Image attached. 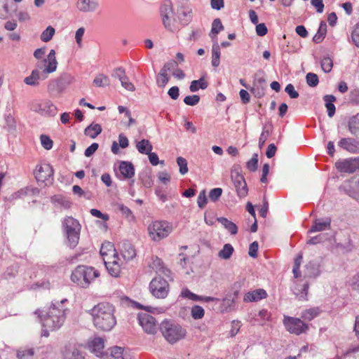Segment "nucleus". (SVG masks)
Returning <instances> with one entry per match:
<instances>
[{
	"mask_svg": "<svg viewBox=\"0 0 359 359\" xmlns=\"http://www.w3.org/2000/svg\"><path fill=\"white\" fill-rule=\"evenodd\" d=\"M100 253L110 275L114 277L119 276L123 262L118 256L114 244L109 241L104 242Z\"/></svg>",
	"mask_w": 359,
	"mask_h": 359,
	"instance_id": "20e7f679",
	"label": "nucleus"
},
{
	"mask_svg": "<svg viewBox=\"0 0 359 359\" xmlns=\"http://www.w3.org/2000/svg\"><path fill=\"white\" fill-rule=\"evenodd\" d=\"M199 101L200 97L198 95H188L184 98V102L189 106H195Z\"/></svg>",
	"mask_w": 359,
	"mask_h": 359,
	"instance_id": "bf43d9fd",
	"label": "nucleus"
},
{
	"mask_svg": "<svg viewBox=\"0 0 359 359\" xmlns=\"http://www.w3.org/2000/svg\"><path fill=\"white\" fill-rule=\"evenodd\" d=\"M285 91L289 95L290 98L294 99L299 97L298 92L295 90L294 86L291 83L286 86Z\"/></svg>",
	"mask_w": 359,
	"mask_h": 359,
	"instance_id": "338daca9",
	"label": "nucleus"
},
{
	"mask_svg": "<svg viewBox=\"0 0 359 359\" xmlns=\"http://www.w3.org/2000/svg\"><path fill=\"white\" fill-rule=\"evenodd\" d=\"M76 6L81 12L93 13L99 7V3L98 0H78Z\"/></svg>",
	"mask_w": 359,
	"mask_h": 359,
	"instance_id": "5701e85b",
	"label": "nucleus"
},
{
	"mask_svg": "<svg viewBox=\"0 0 359 359\" xmlns=\"http://www.w3.org/2000/svg\"><path fill=\"white\" fill-rule=\"evenodd\" d=\"M332 219L330 217L325 218L316 219L313 225L309 229L308 233H312L315 232H320L330 230L331 229Z\"/></svg>",
	"mask_w": 359,
	"mask_h": 359,
	"instance_id": "aec40b11",
	"label": "nucleus"
},
{
	"mask_svg": "<svg viewBox=\"0 0 359 359\" xmlns=\"http://www.w3.org/2000/svg\"><path fill=\"white\" fill-rule=\"evenodd\" d=\"M62 226L67 238L68 245L75 248L79 243L81 231L79 222L72 217H66L62 222Z\"/></svg>",
	"mask_w": 359,
	"mask_h": 359,
	"instance_id": "0eeeda50",
	"label": "nucleus"
},
{
	"mask_svg": "<svg viewBox=\"0 0 359 359\" xmlns=\"http://www.w3.org/2000/svg\"><path fill=\"white\" fill-rule=\"evenodd\" d=\"M178 67V64L176 61L172 60L166 62L161 70L168 74V72H174Z\"/></svg>",
	"mask_w": 359,
	"mask_h": 359,
	"instance_id": "052dcab7",
	"label": "nucleus"
},
{
	"mask_svg": "<svg viewBox=\"0 0 359 359\" xmlns=\"http://www.w3.org/2000/svg\"><path fill=\"white\" fill-rule=\"evenodd\" d=\"M178 20L182 25H187L192 19V10L189 7H182L178 9Z\"/></svg>",
	"mask_w": 359,
	"mask_h": 359,
	"instance_id": "cd10ccee",
	"label": "nucleus"
},
{
	"mask_svg": "<svg viewBox=\"0 0 359 359\" xmlns=\"http://www.w3.org/2000/svg\"><path fill=\"white\" fill-rule=\"evenodd\" d=\"M337 146L351 154H359V140L354 137H343L339 140Z\"/></svg>",
	"mask_w": 359,
	"mask_h": 359,
	"instance_id": "6ab92c4d",
	"label": "nucleus"
},
{
	"mask_svg": "<svg viewBox=\"0 0 359 359\" xmlns=\"http://www.w3.org/2000/svg\"><path fill=\"white\" fill-rule=\"evenodd\" d=\"M208 82L204 77L200 78L198 80H194L191 82L189 90L191 92H196L199 89L205 90L208 88Z\"/></svg>",
	"mask_w": 359,
	"mask_h": 359,
	"instance_id": "4c0bfd02",
	"label": "nucleus"
},
{
	"mask_svg": "<svg viewBox=\"0 0 359 359\" xmlns=\"http://www.w3.org/2000/svg\"><path fill=\"white\" fill-rule=\"evenodd\" d=\"M139 324L145 332L154 334L157 330V324L155 318L149 313H142L138 315Z\"/></svg>",
	"mask_w": 359,
	"mask_h": 359,
	"instance_id": "2eb2a0df",
	"label": "nucleus"
},
{
	"mask_svg": "<svg viewBox=\"0 0 359 359\" xmlns=\"http://www.w3.org/2000/svg\"><path fill=\"white\" fill-rule=\"evenodd\" d=\"M327 235L324 233H320L317 236L311 237L306 242L309 245H316L318 243H321L327 240Z\"/></svg>",
	"mask_w": 359,
	"mask_h": 359,
	"instance_id": "864d4df0",
	"label": "nucleus"
},
{
	"mask_svg": "<svg viewBox=\"0 0 359 359\" xmlns=\"http://www.w3.org/2000/svg\"><path fill=\"white\" fill-rule=\"evenodd\" d=\"M57 67L55 51L51 49L47 58L36 63V69L32 70L30 76L25 78L24 82L28 86H37L39 84V81L45 79L47 74L55 72Z\"/></svg>",
	"mask_w": 359,
	"mask_h": 359,
	"instance_id": "7ed1b4c3",
	"label": "nucleus"
},
{
	"mask_svg": "<svg viewBox=\"0 0 359 359\" xmlns=\"http://www.w3.org/2000/svg\"><path fill=\"white\" fill-rule=\"evenodd\" d=\"M55 34V29L52 26H48L42 32L40 39L45 43L50 41Z\"/></svg>",
	"mask_w": 359,
	"mask_h": 359,
	"instance_id": "a18cd8bd",
	"label": "nucleus"
},
{
	"mask_svg": "<svg viewBox=\"0 0 359 359\" xmlns=\"http://www.w3.org/2000/svg\"><path fill=\"white\" fill-rule=\"evenodd\" d=\"M94 325L103 331L111 330L116 324L114 316V306L107 302H102L95 306L90 311Z\"/></svg>",
	"mask_w": 359,
	"mask_h": 359,
	"instance_id": "f03ea898",
	"label": "nucleus"
},
{
	"mask_svg": "<svg viewBox=\"0 0 359 359\" xmlns=\"http://www.w3.org/2000/svg\"><path fill=\"white\" fill-rule=\"evenodd\" d=\"M62 355L64 359H86L83 353L75 346H66Z\"/></svg>",
	"mask_w": 359,
	"mask_h": 359,
	"instance_id": "bb28decb",
	"label": "nucleus"
},
{
	"mask_svg": "<svg viewBox=\"0 0 359 359\" xmlns=\"http://www.w3.org/2000/svg\"><path fill=\"white\" fill-rule=\"evenodd\" d=\"M257 164H258V154H254L252 155L251 159H250L247 162L246 166H247V168L250 171L255 172L257 169Z\"/></svg>",
	"mask_w": 359,
	"mask_h": 359,
	"instance_id": "603ef678",
	"label": "nucleus"
},
{
	"mask_svg": "<svg viewBox=\"0 0 359 359\" xmlns=\"http://www.w3.org/2000/svg\"><path fill=\"white\" fill-rule=\"evenodd\" d=\"M177 163L180 167V172L182 175H185L188 172L187 161L183 157H177Z\"/></svg>",
	"mask_w": 359,
	"mask_h": 359,
	"instance_id": "4d7b16f0",
	"label": "nucleus"
},
{
	"mask_svg": "<svg viewBox=\"0 0 359 359\" xmlns=\"http://www.w3.org/2000/svg\"><path fill=\"white\" fill-rule=\"evenodd\" d=\"M138 151L143 154H148L152 150V145L147 140H142L136 144Z\"/></svg>",
	"mask_w": 359,
	"mask_h": 359,
	"instance_id": "79ce46f5",
	"label": "nucleus"
},
{
	"mask_svg": "<svg viewBox=\"0 0 359 359\" xmlns=\"http://www.w3.org/2000/svg\"><path fill=\"white\" fill-rule=\"evenodd\" d=\"M104 347V340L102 337H95L88 342L90 351L97 357H102Z\"/></svg>",
	"mask_w": 359,
	"mask_h": 359,
	"instance_id": "b1692460",
	"label": "nucleus"
},
{
	"mask_svg": "<svg viewBox=\"0 0 359 359\" xmlns=\"http://www.w3.org/2000/svg\"><path fill=\"white\" fill-rule=\"evenodd\" d=\"M67 300L64 299L60 302H52L46 311L37 310L42 326L51 330L60 328L65 320V311L63 304Z\"/></svg>",
	"mask_w": 359,
	"mask_h": 359,
	"instance_id": "f257e3e1",
	"label": "nucleus"
},
{
	"mask_svg": "<svg viewBox=\"0 0 359 359\" xmlns=\"http://www.w3.org/2000/svg\"><path fill=\"white\" fill-rule=\"evenodd\" d=\"M161 17L164 27L170 32H175L177 29L175 25V20L172 4L170 0H166L161 5L160 8Z\"/></svg>",
	"mask_w": 359,
	"mask_h": 359,
	"instance_id": "9d476101",
	"label": "nucleus"
},
{
	"mask_svg": "<svg viewBox=\"0 0 359 359\" xmlns=\"http://www.w3.org/2000/svg\"><path fill=\"white\" fill-rule=\"evenodd\" d=\"M327 33V25L325 21L320 22V26L316 34L313 37V41L316 43H321L325 37Z\"/></svg>",
	"mask_w": 359,
	"mask_h": 359,
	"instance_id": "f704fd0d",
	"label": "nucleus"
},
{
	"mask_svg": "<svg viewBox=\"0 0 359 359\" xmlns=\"http://www.w3.org/2000/svg\"><path fill=\"white\" fill-rule=\"evenodd\" d=\"M197 203L200 208H203L206 205L207 198L205 190H203L200 192L197 198Z\"/></svg>",
	"mask_w": 359,
	"mask_h": 359,
	"instance_id": "0e129e2a",
	"label": "nucleus"
},
{
	"mask_svg": "<svg viewBox=\"0 0 359 359\" xmlns=\"http://www.w3.org/2000/svg\"><path fill=\"white\" fill-rule=\"evenodd\" d=\"M231 177L233 182L238 196L244 198L247 196L248 189L244 177L241 175L240 168L233 166L231 170Z\"/></svg>",
	"mask_w": 359,
	"mask_h": 359,
	"instance_id": "ddd939ff",
	"label": "nucleus"
},
{
	"mask_svg": "<svg viewBox=\"0 0 359 359\" xmlns=\"http://www.w3.org/2000/svg\"><path fill=\"white\" fill-rule=\"evenodd\" d=\"M123 352H124V351L122 348L118 347V346H115V347L112 348V349H111V355L116 359H118L120 358H121L122 359H128V356L126 357L124 355Z\"/></svg>",
	"mask_w": 359,
	"mask_h": 359,
	"instance_id": "13d9d810",
	"label": "nucleus"
},
{
	"mask_svg": "<svg viewBox=\"0 0 359 359\" xmlns=\"http://www.w3.org/2000/svg\"><path fill=\"white\" fill-rule=\"evenodd\" d=\"M267 297V293L265 290L259 288L257 290H254L252 291H249L245 293L243 297V301L245 302H258L263 299H265Z\"/></svg>",
	"mask_w": 359,
	"mask_h": 359,
	"instance_id": "a878e982",
	"label": "nucleus"
},
{
	"mask_svg": "<svg viewBox=\"0 0 359 359\" xmlns=\"http://www.w3.org/2000/svg\"><path fill=\"white\" fill-rule=\"evenodd\" d=\"M73 80L71 75L64 74L58 79L51 81L48 83V89L50 92L57 90L58 93H60L72 83Z\"/></svg>",
	"mask_w": 359,
	"mask_h": 359,
	"instance_id": "dca6fc26",
	"label": "nucleus"
},
{
	"mask_svg": "<svg viewBox=\"0 0 359 359\" xmlns=\"http://www.w3.org/2000/svg\"><path fill=\"white\" fill-rule=\"evenodd\" d=\"M169 76L167 73L160 70L156 76V84L160 88L165 87L169 81Z\"/></svg>",
	"mask_w": 359,
	"mask_h": 359,
	"instance_id": "49530a36",
	"label": "nucleus"
},
{
	"mask_svg": "<svg viewBox=\"0 0 359 359\" xmlns=\"http://www.w3.org/2000/svg\"><path fill=\"white\" fill-rule=\"evenodd\" d=\"M35 351L34 348L21 347L17 351L18 359H34Z\"/></svg>",
	"mask_w": 359,
	"mask_h": 359,
	"instance_id": "473e14b6",
	"label": "nucleus"
},
{
	"mask_svg": "<svg viewBox=\"0 0 359 359\" xmlns=\"http://www.w3.org/2000/svg\"><path fill=\"white\" fill-rule=\"evenodd\" d=\"M100 273L92 266L79 265L74 269L71 275V280L81 287L87 288Z\"/></svg>",
	"mask_w": 359,
	"mask_h": 359,
	"instance_id": "39448f33",
	"label": "nucleus"
},
{
	"mask_svg": "<svg viewBox=\"0 0 359 359\" xmlns=\"http://www.w3.org/2000/svg\"><path fill=\"white\" fill-rule=\"evenodd\" d=\"M307 84L310 87H316L319 82L318 76L314 73H308L306 76Z\"/></svg>",
	"mask_w": 359,
	"mask_h": 359,
	"instance_id": "6e6d98bb",
	"label": "nucleus"
},
{
	"mask_svg": "<svg viewBox=\"0 0 359 359\" xmlns=\"http://www.w3.org/2000/svg\"><path fill=\"white\" fill-rule=\"evenodd\" d=\"M320 65L323 72L329 73L333 67L332 60L330 57H324L321 60Z\"/></svg>",
	"mask_w": 359,
	"mask_h": 359,
	"instance_id": "8fccbe9b",
	"label": "nucleus"
},
{
	"mask_svg": "<svg viewBox=\"0 0 359 359\" xmlns=\"http://www.w3.org/2000/svg\"><path fill=\"white\" fill-rule=\"evenodd\" d=\"M325 102V107L327 108V114L329 117H332L336 111V108L333 102L336 100V98L332 95H326L323 97Z\"/></svg>",
	"mask_w": 359,
	"mask_h": 359,
	"instance_id": "72a5a7b5",
	"label": "nucleus"
},
{
	"mask_svg": "<svg viewBox=\"0 0 359 359\" xmlns=\"http://www.w3.org/2000/svg\"><path fill=\"white\" fill-rule=\"evenodd\" d=\"M118 168L124 179H130L135 175V168L130 162L122 161Z\"/></svg>",
	"mask_w": 359,
	"mask_h": 359,
	"instance_id": "c85d7f7f",
	"label": "nucleus"
},
{
	"mask_svg": "<svg viewBox=\"0 0 359 359\" xmlns=\"http://www.w3.org/2000/svg\"><path fill=\"white\" fill-rule=\"evenodd\" d=\"M347 127L351 135L359 137V113L348 118Z\"/></svg>",
	"mask_w": 359,
	"mask_h": 359,
	"instance_id": "7c9ffc66",
	"label": "nucleus"
},
{
	"mask_svg": "<svg viewBox=\"0 0 359 359\" xmlns=\"http://www.w3.org/2000/svg\"><path fill=\"white\" fill-rule=\"evenodd\" d=\"M222 189L221 188H214L209 193V198L212 201H217L222 196Z\"/></svg>",
	"mask_w": 359,
	"mask_h": 359,
	"instance_id": "680f3d73",
	"label": "nucleus"
},
{
	"mask_svg": "<svg viewBox=\"0 0 359 359\" xmlns=\"http://www.w3.org/2000/svg\"><path fill=\"white\" fill-rule=\"evenodd\" d=\"M120 250L121 257L126 262L133 259L136 256L133 245L128 241L121 243Z\"/></svg>",
	"mask_w": 359,
	"mask_h": 359,
	"instance_id": "393cba45",
	"label": "nucleus"
},
{
	"mask_svg": "<svg viewBox=\"0 0 359 359\" xmlns=\"http://www.w3.org/2000/svg\"><path fill=\"white\" fill-rule=\"evenodd\" d=\"M172 231V225L165 221L156 220L152 222L147 227L149 236L155 242L167 238Z\"/></svg>",
	"mask_w": 359,
	"mask_h": 359,
	"instance_id": "6e6552de",
	"label": "nucleus"
},
{
	"mask_svg": "<svg viewBox=\"0 0 359 359\" xmlns=\"http://www.w3.org/2000/svg\"><path fill=\"white\" fill-rule=\"evenodd\" d=\"M336 167L340 172L353 173L359 169V157L340 161Z\"/></svg>",
	"mask_w": 359,
	"mask_h": 359,
	"instance_id": "f3484780",
	"label": "nucleus"
},
{
	"mask_svg": "<svg viewBox=\"0 0 359 359\" xmlns=\"http://www.w3.org/2000/svg\"><path fill=\"white\" fill-rule=\"evenodd\" d=\"M102 132V127L98 123L90 124L84 130L86 135L95 139Z\"/></svg>",
	"mask_w": 359,
	"mask_h": 359,
	"instance_id": "e433bc0d",
	"label": "nucleus"
},
{
	"mask_svg": "<svg viewBox=\"0 0 359 359\" xmlns=\"http://www.w3.org/2000/svg\"><path fill=\"white\" fill-rule=\"evenodd\" d=\"M180 296L183 298L189 299L195 302H219L220 300L218 298L207 296H200L193 293L189 289L184 288L182 290Z\"/></svg>",
	"mask_w": 359,
	"mask_h": 359,
	"instance_id": "412c9836",
	"label": "nucleus"
},
{
	"mask_svg": "<svg viewBox=\"0 0 359 359\" xmlns=\"http://www.w3.org/2000/svg\"><path fill=\"white\" fill-rule=\"evenodd\" d=\"M309 290V284L307 283H304L302 285L296 284L293 287L294 294L300 300H306Z\"/></svg>",
	"mask_w": 359,
	"mask_h": 359,
	"instance_id": "2f4dec72",
	"label": "nucleus"
},
{
	"mask_svg": "<svg viewBox=\"0 0 359 359\" xmlns=\"http://www.w3.org/2000/svg\"><path fill=\"white\" fill-rule=\"evenodd\" d=\"M118 209L121 213L128 219H134V215H133L132 211L127 206L124 205L123 204H120L118 205Z\"/></svg>",
	"mask_w": 359,
	"mask_h": 359,
	"instance_id": "69168bd1",
	"label": "nucleus"
},
{
	"mask_svg": "<svg viewBox=\"0 0 359 359\" xmlns=\"http://www.w3.org/2000/svg\"><path fill=\"white\" fill-rule=\"evenodd\" d=\"M220 47L217 41H215L212 47V65L217 67L220 63Z\"/></svg>",
	"mask_w": 359,
	"mask_h": 359,
	"instance_id": "c9c22d12",
	"label": "nucleus"
},
{
	"mask_svg": "<svg viewBox=\"0 0 359 359\" xmlns=\"http://www.w3.org/2000/svg\"><path fill=\"white\" fill-rule=\"evenodd\" d=\"M349 285L353 290L359 291V271L350 279Z\"/></svg>",
	"mask_w": 359,
	"mask_h": 359,
	"instance_id": "774afa93",
	"label": "nucleus"
},
{
	"mask_svg": "<svg viewBox=\"0 0 359 359\" xmlns=\"http://www.w3.org/2000/svg\"><path fill=\"white\" fill-rule=\"evenodd\" d=\"M40 141L42 147L45 149L50 150V149H52L53 142L49 136L46 135H41Z\"/></svg>",
	"mask_w": 359,
	"mask_h": 359,
	"instance_id": "5fc2aeb1",
	"label": "nucleus"
},
{
	"mask_svg": "<svg viewBox=\"0 0 359 359\" xmlns=\"http://www.w3.org/2000/svg\"><path fill=\"white\" fill-rule=\"evenodd\" d=\"M134 304L136 308L140 309H144V310H145L149 313H158V314L163 313L167 310V308H165V307H152L150 306H144L137 302H135Z\"/></svg>",
	"mask_w": 359,
	"mask_h": 359,
	"instance_id": "37998d69",
	"label": "nucleus"
},
{
	"mask_svg": "<svg viewBox=\"0 0 359 359\" xmlns=\"http://www.w3.org/2000/svg\"><path fill=\"white\" fill-rule=\"evenodd\" d=\"M31 109L43 116H54L57 111V107L48 100L33 102Z\"/></svg>",
	"mask_w": 359,
	"mask_h": 359,
	"instance_id": "4468645a",
	"label": "nucleus"
},
{
	"mask_svg": "<svg viewBox=\"0 0 359 359\" xmlns=\"http://www.w3.org/2000/svg\"><path fill=\"white\" fill-rule=\"evenodd\" d=\"M160 330L170 344H175L184 339L187 334V331L180 325L170 320H164L160 325Z\"/></svg>",
	"mask_w": 359,
	"mask_h": 359,
	"instance_id": "423d86ee",
	"label": "nucleus"
},
{
	"mask_svg": "<svg viewBox=\"0 0 359 359\" xmlns=\"http://www.w3.org/2000/svg\"><path fill=\"white\" fill-rule=\"evenodd\" d=\"M34 174L38 182L44 183L46 185L51 184L54 180V170L48 163L37 165Z\"/></svg>",
	"mask_w": 359,
	"mask_h": 359,
	"instance_id": "9b49d317",
	"label": "nucleus"
},
{
	"mask_svg": "<svg viewBox=\"0 0 359 359\" xmlns=\"http://www.w3.org/2000/svg\"><path fill=\"white\" fill-rule=\"evenodd\" d=\"M217 221L221 223L224 227L231 233V234L235 235L237 233L238 227L236 224L231 221H229L225 217H218Z\"/></svg>",
	"mask_w": 359,
	"mask_h": 359,
	"instance_id": "58836bf2",
	"label": "nucleus"
},
{
	"mask_svg": "<svg viewBox=\"0 0 359 359\" xmlns=\"http://www.w3.org/2000/svg\"><path fill=\"white\" fill-rule=\"evenodd\" d=\"M93 83L97 87H106L109 86L110 80L107 75L99 74L94 79Z\"/></svg>",
	"mask_w": 359,
	"mask_h": 359,
	"instance_id": "a19ab883",
	"label": "nucleus"
},
{
	"mask_svg": "<svg viewBox=\"0 0 359 359\" xmlns=\"http://www.w3.org/2000/svg\"><path fill=\"white\" fill-rule=\"evenodd\" d=\"M205 314L204 309L198 305H195L191 308V317L195 320H199L203 318Z\"/></svg>",
	"mask_w": 359,
	"mask_h": 359,
	"instance_id": "09e8293b",
	"label": "nucleus"
},
{
	"mask_svg": "<svg viewBox=\"0 0 359 359\" xmlns=\"http://www.w3.org/2000/svg\"><path fill=\"white\" fill-rule=\"evenodd\" d=\"M151 267L157 273L162 274L168 277L170 274V271L164 266L162 260L157 257L153 258L152 262L151 264Z\"/></svg>",
	"mask_w": 359,
	"mask_h": 359,
	"instance_id": "c756f323",
	"label": "nucleus"
},
{
	"mask_svg": "<svg viewBox=\"0 0 359 359\" xmlns=\"http://www.w3.org/2000/svg\"><path fill=\"white\" fill-rule=\"evenodd\" d=\"M233 250H234L233 246L229 243H226L223 246V248L218 252V257L223 259H229L231 257Z\"/></svg>",
	"mask_w": 359,
	"mask_h": 359,
	"instance_id": "c03bdc74",
	"label": "nucleus"
},
{
	"mask_svg": "<svg viewBox=\"0 0 359 359\" xmlns=\"http://www.w3.org/2000/svg\"><path fill=\"white\" fill-rule=\"evenodd\" d=\"M113 78L117 79L120 81L123 88L128 91L133 92L135 90V87L132 82L130 81L129 78L126 74V71L123 67L115 68L111 73Z\"/></svg>",
	"mask_w": 359,
	"mask_h": 359,
	"instance_id": "a211bd4d",
	"label": "nucleus"
},
{
	"mask_svg": "<svg viewBox=\"0 0 359 359\" xmlns=\"http://www.w3.org/2000/svg\"><path fill=\"white\" fill-rule=\"evenodd\" d=\"M353 43L359 48V22L355 25L351 33Z\"/></svg>",
	"mask_w": 359,
	"mask_h": 359,
	"instance_id": "e2e57ef3",
	"label": "nucleus"
},
{
	"mask_svg": "<svg viewBox=\"0 0 359 359\" xmlns=\"http://www.w3.org/2000/svg\"><path fill=\"white\" fill-rule=\"evenodd\" d=\"M349 102L353 105L359 106V88H355L350 91Z\"/></svg>",
	"mask_w": 359,
	"mask_h": 359,
	"instance_id": "3c124183",
	"label": "nucleus"
},
{
	"mask_svg": "<svg viewBox=\"0 0 359 359\" xmlns=\"http://www.w3.org/2000/svg\"><path fill=\"white\" fill-rule=\"evenodd\" d=\"M223 29L224 27L221 20L219 18L215 19L212 24L210 36L213 38V36H215L220 31L223 30Z\"/></svg>",
	"mask_w": 359,
	"mask_h": 359,
	"instance_id": "de8ad7c7",
	"label": "nucleus"
},
{
	"mask_svg": "<svg viewBox=\"0 0 359 359\" xmlns=\"http://www.w3.org/2000/svg\"><path fill=\"white\" fill-rule=\"evenodd\" d=\"M347 194L359 201V176L354 177L344 184Z\"/></svg>",
	"mask_w": 359,
	"mask_h": 359,
	"instance_id": "4be33fe9",
	"label": "nucleus"
},
{
	"mask_svg": "<svg viewBox=\"0 0 359 359\" xmlns=\"http://www.w3.org/2000/svg\"><path fill=\"white\" fill-rule=\"evenodd\" d=\"M320 309L318 308H310L304 310L301 313V317L308 321H311L320 314Z\"/></svg>",
	"mask_w": 359,
	"mask_h": 359,
	"instance_id": "ea45409f",
	"label": "nucleus"
},
{
	"mask_svg": "<svg viewBox=\"0 0 359 359\" xmlns=\"http://www.w3.org/2000/svg\"><path fill=\"white\" fill-rule=\"evenodd\" d=\"M151 294L157 299H165L170 292L168 282L161 276L154 278L149 286Z\"/></svg>",
	"mask_w": 359,
	"mask_h": 359,
	"instance_id": "1a4fd4ad",
	"label": "nucleus"
},
{
	"mask_svg": "<svg viewBox=\"0 0 359 359\" xmlns=\"http://www.w3.org/2000/svg\"><path fill=\"white\" fill-rule=\"evenodd\" d=\"M283 325L290 334L299 335L309 330V325L300 318L284 316Z\"/></svg>",
	"mask_w": 359,
	"mask_h": 359,
	"instance_id": "f8f14e48",
	"label": "nucleus"
}]
</instances>
